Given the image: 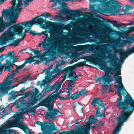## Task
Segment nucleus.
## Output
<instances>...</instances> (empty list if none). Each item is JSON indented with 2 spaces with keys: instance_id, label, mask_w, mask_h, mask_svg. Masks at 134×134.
Returning a JSON list of instances; mask_svg holds the SVG:
<instances>
[{
  "instance_id": "nucleus-1",
  "label": "nucleus",
  "mask_w": 134,
  "mask_h": 134,
  "mask_svg": "<svg viewBox=\"0 0 134 134\" xmlns=\"http://www.w3.org/2000/svg\"><path fill=\"white\" fill-rule=\"evenodd\" d=\"M117 91H115L116 94L119 97L117 98V107L119 110L122 109L119 117L122 118L129 119L134 111V99L128 93L125 95V93L121 92V89L120 86L114 85Z\"/></svg>"
},
{
  "instance_id": "nucleus-2",
  "label": "nucleus",
  "mask_w": 134,
  "mask_h": 134,
  "mask_svg": "<svg viewBox=\"0 0 134 134\" xmlns=\"http://www.w3.org/2000/svg\"><path fill=\"white\" fill-rule=\"evenodd\" d=\"M20 24H15L13 26L10 27L7 31L2 34V36H6L8 40L10 41L15 38V35L21 36V38L24 36V39L26 36L25 33L26 32L29 33L27 29L25 30V31L23 32V30L25 27H23Z\"/></svg>"
},
{
  "instance_id": "nucleus-3",
  "label": "nucleus",
  "mask_w": 134,
  "mask_h": 134,
  "mask_svg": "<svg viewBox=\"0 0 134 134\" xmlns=\"http://www.w3.org/2000/svg\"><path fill=\"white\" fill-rule=\"evenodd\" d=\"M68 47L62 44L58 48L56 47L55 45L52 49H47L45 50L43 55L40 58L41 61H46L47 62H50L57 53H61L66 51Z\"/></svg>"
},
{
  "instance_id": "nucleus-4",
  "label": "nucleus",
  "mask_w": 134,
  "mask_h": 134,
  "mask_svg": "<svg viewBox=\"0 0 134 134\" xmlns=\"http://www.w3.org/2000/svg\"><path fill=\"white\" fill-rule=\"evenodd\" d=\"M100 68L102 70L106 71L105 74L101 77L97 76L96 77V82L103 81L104 83H107L109 84L113 80L112 78L110 76V73L113 72V74L116 72L117 69L112 67H108L105 63H103L99 65Z\"/></svg>"
},
{
  "instance_id": "nucleus-5",
  "label": "nucleus",
  "mask_w": 134,
  "mask_h": 134,
  "mask_svg": "<svg viewBox=\"0 0 134 134\" xmlns=\"http://www.w3.org/2000/svg\"><path fill=\"white\" fill-rule=\"evenodd\" d=\"M103 47L102 45L97 46L96 44L92 45H89L88 48L91 50H94V53L96 54H93L92 56H88L87 57V58H83L84 59H87L89 61H90L92 62H95L98 60L97 58L100 59L104 58L106 57L105 54L108 53V52L105 49L101 50L100 48Z\"/></svg>"
},
{
  "instance_id": "nucleus-6",
  "label": "nucleus",
  "mask_w": 134,
  "mask_h": 134,
  "mask_svg": "<svg viewBox=\"0 0 134 134\" xmlns=\"http://www.w3.org/2000/svg\"><path fill=\"white\" fill-rule=\"evenodd\" d=\"M26 113V111L22 112L20 113L15 114L13 115L10 118L11 119L13 118V120H9L10 122L9 124H12L13 127H18L23 130L24 131L27 129H29V128L24 124L22 119L24 118L23 115Z\"/></svg>"
},
{
  "instance_id": "nucleus-7",
  "label": "nucleus",
  "mask_w": 134,
  "mask_h": 134,
  "mask_svg": "<svg viewBox=\"0 0 134 134\" xmlns=\"http://www.w3.org/2000/svg\"><path fill=\"white\" fill-rule=\"evenodd\" d=\"M36 124L41 127V134H54L55 131H59V129L55 126L53 122L49 123L47 121H37Z\"/></svg>"
},
{
  "instance_id": "nucleus-8",
  "label": "nucleus",
  "mask_w": 134,
  "mask_h": 134,
  "mask_svg": "<svg viewBox=\"0 0 134 134\" xmlns=\"http://www.w3.org/2000/svg\"><path fill=\"white\" fill-rule=\"evenodd\" d=\"M44 104L43 106L47 108L49 111L46 113V118L50 121L55 119L56 118L55 115L58 114V110L56 109H53L52 108V104L46 98Z\"/></svg>"
},
{
  "instance_id": "nucleus-9",
  "label": "nucleus",
  "mask_w": 134,
  "mask_h": 134,
  "mask_svg": "<svg viewBox=\"0 0 134 134\" xmlns=\"http://www.w3.org/2000/svg\"><path fill=\"white\" fill-rule=\"evenodd\" d=\"M91 104L94 107H96L97 104H98V110L96 111V117L97 118H102L103 116H105V112L106 108L104 107V102L102 101H99V99L94 98Z\"/></svg>"
},
{
  "instance_id": "nucleus-10",
  "label": "nucleus",
  "mask_w": 134,
  "mask_h": 134,
  "mask_svg": "<svg viewBox=\"0 0 134 134\" xmlns=\"http://www.w3.org/2000/svg\"><path fill=\"white\" fill-rule=\"evenodd\" d=\"M62 13L64 14H68L70 16V19H71L73 16L75 17L77 16H80L81 15L86 16L88 14V13L86 12L84 13V14H83V13L80 10L78 9L75 10L66 8H64L63 9L62 11Z\"/></svg>"
},
{
  "instance_id": "nucleus-11",
  "label": "nucleus",
  "mask_w": 134,
  "mask_h": 134,
  "mask_svg": "<svg viewBox=\"0 0 134 134\" xmlns=\"http://www.w3.org/2000/svg\"><path fill=\"white\" fill-rule=\"evenodd\" d=\"M10 122L8 121L5 124H4L0 128V134H7V131H9V134H16V132L13 129H10V128L12 127H13L12 124H9L8 123Z\"/></svg>"
},
{
  "instance_id": "nucleus-12",
  "label": "nucleus",
  "mask_w": 134,
  "mask_h": 134,
  "mask_svg": "<svg viewBox=\"0 0 134 134\" xmlns=\"http://www.w3.org/2000/svg\"><path fill=\"white\" fill-rule=\"evenodd\" d=\"M116 53H118L120 55V57L121 59H125L128 55L134 52V45L130 49L128 48L125 51L122 49L115 50Z\"/></svg>"
},
{
  "instance_id": "nucleus-13",
  "label": "nucleus",
  "mask_w": 134,
  "mask_h": 134,
  "mask_svg": "<svg viewBox=\"0 0 134 134\" xmlns=\"http://www.w3.org/2000/svg\"><path fill=\"white\" fill-rule=\"evenodd\" d=\"M45 36H46V38L43 40L44 41L46 42L47 43H49V44L52 45L54 46L55 45H56V48H58L62 44L64 45V44L61 43L59 44V45H58V44L57 43L55 42L56 41V38L55 36V35L54 33L51 34L50 37H49L48 35V34H45Z\"/></svg>"
},
{
  "instance_id": "nucleus-14",
  "label": "nucleus",
  "mask_w": 134,
  "mask_h": 134,
  "mask_svg": "<svg viewBox=\"0 0 134 134\" xmlns=\"http://www.w3.org/2000/svg\"><path fill=\"white\" fill-rule=\"evenodd\" d=\"M92 122L88 121L86 125L77 129H76L78 134H90V132L91 130L90 127Z\"/></svg>"
},
{
  "instance_id": "nucleus-15",
  "label": "nucleus",
  "mask_w": 134,
  "mask_h": 134,
  "mask_svg": "<svg viewBox=\"0 0 134 134\" xmlns=\"http://www.w3.org/2000/svg\"><path fill=\"white\" fill-rule=\"evenodd\" d=\"M121 75L120 69L119 68H117L116 72L114 74V78L115 80L114 84L116 83H118L121 86H120V87L121 88V90H122L125 91L127 93L128 92L125 89L122 83L121 77L119 76V75Z\"/></svg>"
},
{
  "instance_id": "nucleus-16",
  "label": "nucleus",
  "mask_w": 134,
  "mask_h": 134,
  "mask_svg": "<svg viewBox=\"0 0 134 134\" xmlns=\"http://www.w3.org/2000/svg\"><path fill=\"white\" fill-rule=\"evenodd\" d=\"M68 70V76L67 78H69L71 80H69V81H70L69 83V87H74V83L76 80H77L75 79L74 77H73L74 74H76V73L73 69V67L71 66L67 67Z\"/></svg>"
},
{
  "instance_id": "nucleus-17",
  "label": "nucleus",
  "mask_w": 134,
  "mask_h": 134,
  "mask_svg": "<svg viewBox=\"0 0 134 134\" xmlns=\"http://www.w3.org/2000/svg\"><path fill=\"white\" fill-rule=\"evenodd\" d=\"M118 121L117 126L113 132L112 134H118L120 131L122 126L124 125V122H126L129 119L122 118L119 117L116 118Z\"/></svg>"
},
{
  "instance_id": "nucleus-18",
  "label": "nucleus",
  "mask_w": 134,
  "mask_h": 134,
  "mask_svg": "<svg viewBox=\"0 0 134 134\" xmlns=\"http://www.w3.org/2000/svg\"><path fill=\"white\" fill-rule=\"evenodd\" d=\"M20 14L18 13V12L11 10L10 16L12 17L13 19L9 17L10 20L8 22H4L6 26L7 27H9L12 25L15 24Z\"/></svg>"
},
{
  "instance_id": "nucleus-19",
  "label": "nucleus",
  "mask_w": 134,
  "mask_h": 134,
  "mask_svg": "<svg viewBox=\"0 0 134 134\" xmlns=\"http://www.w3.org/2000/svg\"><path fill=\"white\" fill-rule=\"evenodd\" d=\"M30 61L28 59H26L24 63L21 65L18 66L15 64H14V65L16 67V70L13 71L11 72L7 76V79L5 80H7V79H10L11 78V77L12 76H14L16 73L19 72V71L18 70L23 68L27 63H28L29 64H31V63H30Z\"/></svg>"
},
{
  "instance_id": "nucleus-20",
  "label": "nucleus",
  "mask_w": 134,
  "mask_h": 134,
  "mask_svg": "<svg viewBox=\"0 0 134 134\" xmlns=\"http://www.w3.org/2000/svg\"><path fill=\"white\" fill-rule=\"evenodd\" d=\"M56 91L57 90H56L52 93L50 94L46 98V99L52 104L54 101L56 100L57 99V97H58L59 99L60 100H64L66 99L67 100L66 97V98H64L59 96L58 94L57 93V91L56 92Z\"/></svg>"
},
{
  "instance_id": "nucleus-21",
  "label": "nucleus",
  "mask_w": 134,
  "mask_h": 134,
  "mask_svg": "<svg viewBox=\"0 0 134 134\" xmlns=\"http://www.w3.org/2000/svg\"><path fill=\"white\" fill-rule=\"evenodd\" d=\"M18 3L17 4L16 3L15 4L13 5V3L12 2V6L13 7V8L11 10L20 14L23 8L22 7L20 8L19 7L23 5V4L22 3V0H18Z\"/></svg>"
},
{
  "instance_id": "nucleus-22",
  "label": "nucleus",
  "mask_w": 134,
  "mask_h": 134,
  "mask_svg": "<svg viewBox=\"0 0 134 134\" xmlns=\"http://www.w3.org/2000/svg\"><path fill=\"white\" fill-rule=\"evenodd\" d=\"M30 50L31 51H32L34 52L35 55L34 57H31L30 58L28 59L30 61L29 62L30 63H31L32 62H34L35 61V60L34 59L35 58H40V57L41 55V51H39L38 50L35 51L34 49H30Z\"/></svg>"
},
{
  "instance_id": "nucleus-23",
  "label": "nucleus",
  "mask_w": 134,
  "mask_h": 134,
  "mask_svg": "<svg viewBox=\"0 0 134 134\" xmlns=\"http://www.w3.org/2000/svg\"><path fill=\"white\" fill-rule=\"evenodd\" d=\"M44 100L45 99L40 102L37 105L33 107L28 110L26 111V113L28 114L29 113H32L33 115L35 114L36 113V110L37 108L41 106H43V105H44Z\"/></svg>"
},
{
  "instance_id": "nucleus-24",
  "label": "nucleus",
  "mask_w": 134,
  "mask_h": 134,
  "mask_svg": "<svg viewBox=\"0 0 134 134\" xmlns=\"http://www.w3.org/2000/svg\"><path fill=\"white\" fill-rule=\"evenodd\" d=\"M40 16H37L33 18L31 20L34 24L42 25H43L44 22L47 21L46 20H44L43 18H40Z\"/></svg>"
},
{
  "instance_id": "nucleus-25",
  "label": "nucleus",
  "mask_w": 134,
  "mask_h": 134,
  "mask_svg": "<svg viewBox=\"0 0 134 134\" xmlns=\"http://www.w3.org/2000/svg\"><path fill=\"white\" fill-rule=\"evenodd\" d=\"M14 66L11 63V61L8 59L6 60L4 66V71L10 72L12 70Z\"/></svg>"
},
{
  "instance_id": "nucleus-26",
  "label": "nucleus",
  "mask_w": 134,
  "mask_h": 134,
  "mask_svg": "<svg viewBox=\"0 0 134 134\" xmlns=\"http://www.w3.org/2000/svg\"><path fill=\"white\" fill-rule=\"evenodd\" d=\"M15 87V86L14 85L12 86H6L2 90V92L0 93V97H2L4 96L8 93V91L9 90Z\"/></svg>"
},
{
  "instance_id": "nucleus-27",
  "label": "nucleus",
  "mask_w": 134,
  "mask_h": 134,
  "mask_svg": "<svg viewBox=\"0 0 134 134\" xmlns=\"http://www.w3.org/2000/svg\"><path fill=\"white\" fill-rule=\"evenodd\" d=\"M21 25L22 26H25V27H28V28L27 29V30L28 31L30 30H31V27L32 25L34 24L32 20H31L28 21H25L20 23Z\"/></svg>"
},
{
  "instance_id": "nucleus-28",
  "label": "nucleus",
  "mask_w": 134,
  "mask_h": 134,
  "mask_svg": "<svg viewBox=\"0 0 134 134\" xmlns=\"http://www.w3.org/2000/svg\"><path fill=\"white\" fill-rule=\"evenodd\" d=\"M78 105L74 104L73 107L75 111L76 110L78 111L80 113L81 115H83V106L81 104L79 103L78 102H77Z\"/></svg>"
},
{
  "instance_id": "nucleus-29",
  "label": "nucleus",
  "mask_w": 134,
  "mask_h": 134,
  "mask_svg": "<svg viewBox=\"0 0 134 134\" xmlns=\"http://www.w3.org/2000/svg\"><path fill=\"white\" fill-rule=\"evenodd\" d=\"M24 36L22 37V38L19 39H17L16 40H15L13 41V43H10L8 44L7 46H13L14 47H16L19 45L20 42L24 40Z\"/></svg>"
},
{
  "instance_id": "nucleus-30",
  "label": "nucleus",
  "mask_w": 134,
  "mask_h": 134,
  "mask_svg": "<svg viewBox=\"0 0 134 134\" xmlns=\"http://www.w3.org/2000/svg\"><path fill=\"white\" fill-rule=\"evenodd\" d=\"M7 27L3 18L0 17V33L3 32Z\"/></svg>"
},
{
  "instance_id": "nucleus-31",
  "label": "nucleus",
  "mask_w": 134,
  "mask_h": 134,
  "mask_svg": "<svg viewBox=\"0 0 134 134\" xmlns=\"http://www.w3.org/2000/svg\"><path fill=\"white\" fill-rule=\"evenodd\" d=\"M33 98L30 97L29 98V101L30 102L29 104L30 105H32L37 103L38 101H40L41 100V98H34L33 99Z\"/></svg>"
},
{
  "instance_id": "nucleus-32",
  "label": "nucleus",
  "mask_w": 134,
  "mask_h": 134,
  "mask_svg": "<svg viewBox=\"0 0 134 134\" xmlns=\"http://www.w3.org/2000/svg\"><path fill=\"white\" fill-rule=\"evenodd\" d=\"M59 134H78L76 129L68 131H63L60 132Z\"/></svg>"
},
{
  "instance_id": "nucleus-33",
  "label": "nucleus",
  "mask_w": 134,
  "mask_h": 134,
  "mask_svg": "<svg viewBox=\"0 0 134 134\" xmlns=\"http://www.w3.org/2000/svg\"><path fill=\"white\" fill-rule=\"evenodd\" d=\"M108 84L107 83H104V84L102 85L101 93L102 95H103L107 92L108 90L107 88L108 86Z\"/></svg>"
},
{
  "instance_id": "nucleus-34",
  "label": "nucleus",
  "mask_w": 134,
  "mask_h": 134,
  "mask_svg": "<svg viewBox=\"0 0 134 134\" xmlns=\"http://www.w3.org/2000/svg\"><path fill=\"white\" fill-rule=\"evenodd\" d=\"M65 68L64 70H62L61 69V68L60 69H58L57 68L55 69L53 71V73L57 75H59L60 73L61 74H64L65 71H64Z\"/></svg>"
},
{
  "instance_id": "nucleus-35",
  "label": "nucleus",
  "mask_w": 134,
  "mask_h": 134,
  "mask_svg": "<svg viewBox=\"0 0 134 134\" xmlns=\"http://www.w3.org/2000/svg\"><path fill=\"white\" fill-rule=\"evenodd\" d=\"M5 36H4L2 35L0 37V46H3L7 44V40L4 38V37Z\"/></svg>"
},
{
  "instance_id": "nucleus-36",
  "label": "nucleus",
  "mask_w": 134,
  "mask_h": 134,
  "mask_svg": "<svg viewBox=\"0 0 134 134\" xmlns=\"http://www.w3.org/2000/svg\"><path fill=\"white\" fill-rule=\"evenodd\" d=\"M111 56L113 57L114 58L111 60V64L113 67H115V65L113 64V63L115 64L116 63V61L118 60V59L116 54H115L114 55H112Z\"/></svg>"
},
{
  "instance_id": "nucleus-37",
  "label": "nucleus",
  "mask_w": 134,
  "mask_h": 134,
  "mask_svg": "<svg viewBox=\"0 0 134 134\" xmlns=\"http://www.w3.org/2000/svg\"><path fill=\"white\" fill-rule=\"evenodd\" d=\"M35 91L33 92L31 97L33 98H37L39 96V91L36 88L34 89Z\"/></svg>"
},
{
  "instance_id": "nucleus-38",
  "label": "nucleus",
  "mask_w": 134,
  "mask_h": 134,
  "mask_svg": "<svg viewBox=\"0 0 134 134\" xmlns=\"http://www.w3.org/2000/svg\"><path fill=\"white\" fill-rule=\"evenodd\" d=\"M42 45L43 48L46 49H47V47L49 46V43H48L44 41V42L42 43H39L38 45V47H41Z\"/></svg>"
},
{
  "instance_id": "nucleus-39",
  "label": "nucleus",
  "mask_w": 134,
  "mask_h": 134,
  "mask_svg": "<svg viewBox=\"0 0 134 134\" xmlns=\"http://www.w3.org/2000/svg\"><path fill=\"white\" fill-rule=\"evenodd\" d=\"M6 55V58L9 57L10 59H12L15 55V53L14 52V51L9 52Z\"/></svg>"
},
{
  "instance_id": "nucleus-40",
  "label": "nucleus",
  "mask_w": 134,
  "mask_h": 134,
  "mask_svg": "<svg viewBox=\"0 0 134 134\" xmlns=\"http://www.w3.org/2000/svg\"><path fill=\"white\" fill-rule=\"evenodd\" d=\"M80 95L79 93L76 92L71 94V98L73 100H75L78 98L79 97Z\"/></svg>"
},
{
  "instance_id": "nucleus-41",
  "label": "nucleus",
  "mask_w": 134,
  "mask_h": 134,
  "mask_svg": "<svg viewBox=\"0 0 134 134\" xmlns=\"http://www.w3.org/2000/svg\"><path fill=\"white\" fill-rule=\"evenodd\" d=\"M64 71H65V73L64 74V76L63 77V78L61 80V82H60L61 84L65 80L66 77H67V76H68V74L67 67L65 68Z\"/></svg>"
},
{
  "instance_id": "nucleus-42",
  "label": "nucleus",
  "mask_w": 134,
  "mask_h": 134,
  "mask_svg": "<svg viewBox=\"0 0 134 134\" xmlns=\"http://www.w3.org/2000/svg\"><path fill=\"white\" fill-rule=\"evenodd\" d=\"M88 93V91L85 89H82L79 92V95L83 96L87 94Z\"/></svg>"
},
{
  "instance_id": "nucleus-43",
  "label": "nucleus",
  "mask_w": 134,
  "mask_h": 134,
  "mask_svg": "<svg viewBox=\"0 0 134 134\" xmlns=\"http://www.w3.org/2000/svg\"><path fill=\"white\" fill-rule=\"evenodd\" d=\"M44 32H42L41 33H37L35 31H32L31 30L30 31V32H29V33L30 34H31L32 36H34L36 35H41L42 34H43V33Z\"/></svg>"
},
{
  "instance_id": "nucleus-44",
  "label": "nucleus",
  "mask_w": 134,
  "mask_h": 134,
  "mask_svg": "<svg viewBox=\"0 0 134 134\" xmlns=\"http://www.w3.org/2000/svg\"><path fill=\"white\" fill-rule=\"evenodd\" d=\"M86 61L85 60L83 62H79L76 64V66L79 67H82L86 65Z\"/></svg>"
},
{
  "instance_id": "nucleus-45",
  "label": "nucleus",
  "mask_w": 134,
  "mask_h": 134,
  "mask_svg": "<svg viewBox=\"0 0 134 134\" xmlns=\"http://www.w3.org/2000/svg\"><path fill=\"white\" fill-rule=\"evenodd\" d=\"M40 16L44 17L46 19L48 17H52V15L49 13H43Z\"/></svg>"
},
{
  "instance_id": "nucleus-46",
  "label": "nucleus",
  "mask_w": 134,
  "mask_h": 134,
  "mask_svg": "<svg viewBox=\"0 0 134 134\" xmlns=\"http://www.w3.org/2000/svg\"><path fill=\"white\" fill-rule=\"evenodd\" d=\"M93 19V21L97 24H99L102 22V21L100 19L95 17H94Z\"/></svg>"
},
{
  "instance_id": "nucleus-47",
  "label": "nucleus",
  "mask_w": 134,
  "mask_h": 134,
  "mask_svg": "<svg viewBox=\"0 0 134 134\" xmlns=\"http://www.w3.org/2000/svg\"><path fill=\"white\" fill-rule=\"evenodd\" d=\"M54 85L57 91H57H58L57 90H58L60 88L62 84L60 82H56L54 83Z\"/></svg>"
},
{
  "instance_id": "nucleus-48",
  "label": "nucleus",
  "mask_w": 134,
  "mask_h": 134,
  "mask_svg": "<svg viewBox=\"0 0 134 134\" xmlns=\"http://www.w3.org/2000/svg\"><path fill=\"white\" fill-rule=\"evenodd\" d=\"M26 104H27L25 101H22L18 104V107L20 108H22L26 106Z\"/></svg>"
},
{
  "instance_id": "nucleus-49",
  "label": "nucleus",
  "mask_w": 134,
  "mask_h": 134,
  "mask_svg": "<svg viewBox=\"0 0 134 134\" xmlns=\"http://www.w3.org/2000/svg\"><path fill=\"white\" fill-rule=\"evenodd\" d=\"M65 104L64 103H59L58 104V109L61 110H62V108L64 106Z\"/></svg>"
},
{
  "instance_id": "nucleus-50",
  "label": "nucleus",
  "mask_w": 134,
  "mask_h": 134,
  "mask_svg": "<svg viewBox=\"0 0 134 134\" xmlns=\"http://www.w3.org/2000/svg\"><path fill=\"white\" fill-rule=\"evenodd\" d=\"M133 9H134V7L130 5L127 4L125 7V9L127 11L130 10H132Z\"/></svg>"
},
{
  "instance_id": "nucleus-51",
  "label": "nucleus",
  "mask_w": 134,
  "mask_h": 134,
  "mask_svg": "<svg viewBox=\"0 0 134 134\" xmlns=\"http://www.w3.org/2000/svg\"><path fill=\"white\" fill-rule=\"evenodd\" d=\"M43 89L46 93L48 92L51 91L50 87H49L48 85L45 86V87Z\"/></svg>"
},
{
  "instance_id": "nucleus-52",
  "label": "nucleus",
  "mask_w": 134,
  "mask_h": 134,
  "mask_svg": "<svg viewBox=\"0 0 134 134\" xmlns=\"http://www.w3.org/2000/svg\"><path fill=\"white\" fill-rule=\"evenodd\" d=\"M4 65L3 64L0 63V75L2 74L3 70Z\"/></svg>"
},
{
  "instance_id": "nucleus-53",
  "label": "nucleus",
  "mask_w": 134,
  "mask_h": 134,
  "mask_svg": "<svg viewBox=\"0 0 134 134\" xmlns=\"http://www.w3.org/2000/svg\"><path fill=\"white\" fill-rule=\"evenodd\" d=\"M26 107V108H24V109H21V111L22 112L25 111H27L28 110L30 109V107L29 105H26L25 106Z\"/></svg>"
},
{
  "instance_id": "nucleus-54",
  "label": "nucleus",
  "mask_w": 134,
  "mask_h": 134,
  "mask_svg": "<svg viewBox=\"0 0 134 134\" xmlns=\"http://www.w3.org/2000/svg\"><path fill=\"white\" fill-rule=\"evenodd\" d=\"M58 26L61 29H65V27L66 26L64 24L62 23H59Z\"/></svg>"
},
{
  "instance_id": "nucleus-55",
  "label": "nucleus",
  "mask_w": 134,
  "mask_h": 134,
  "mask_svg": "<svg viewBox=\"0 0 134 134\" xmlns=\"http://www.w3.org/2000/svg\"><path fill=\"white\" fill-rule=\"evenodd\" d=\"M48 83L45 80H43L40 84V87H41L43 86H45V85L46 84L47 85H48Z\"/></svg>"
},
{
  "instance_id": "nucleus-56",
  "label": "nucleus",
  "mask_w": 134,
  "mask_h": 134,
  "mask_svg": "<svg viewBox=\"0 0 134 134\" xmlns=\"http://www.w3.org/2000/svg\"><path fill=\"white\" fill-rule=\"evenodd\" d=\"M121 38H119L117 40V42L118 43L120 44L121 45H122V44L124 43L123 42H121L122 41Z\"/></svg>"
},
{
  "instance_id": "nucleus-57",
  "label": "nucleus",
  "mask_w": 134,
  "mask_h": 134,
  "mask_svg": "<svg viewBox=\"0 0 134 134\" xmlns=\"http://www.w3.org/2000/svg\"><path fill=\"white\" fill-rule=\"evenodd\" d=\"M18 93V91H16L15 90H13V91H11L9 93V94H8V95H10L11 96H12L13 94Z\"/></svg>"
},
{
  "instance_id": "nucleus-58",
  "label": "nucleus",
  "mask_w": 134,
  "mask_h": 134,
  "mask_svg": "<svg viewBox=\"0 0 134 134\" xmlns=\"http://www.w3.org/2000/svg\"><path fill=\"white\" fill-rule=\"evenodd\" d=\"M71 91H68L67 92L68 96L66 97L67 100H69L70 99L71 96H70Z\"/></svg>"
},
{
  "instance_id": "nucleus-59",
  "label": "nucleus",
  "mask_w": 134,
  "mask_h": 134,
  "mask_svg": "<svg viewBox=\"0 0 134 134\" xmlns=\"http://www.w3.org/2000/svg\"><path fill=\"white\" fill-rule=\"evenodd\" d=\"M3 113L2 114V116H4L5 115H8V113L7 112V110L5 109H4L3 110Z\"/></svg>"
},
{
  "instance_id": "nucleus-60",
  "label": "nucleus",
  "mask_w": 134,
  "mask_h": 134,
  "mask_svg": "<svg viewBox=\"0 0 134 134\" xmlns=\"http://www.w3.org/2000/svg\"><path fill=\"white\" fill-rule=\"evenodd\" d=\"M127 25H125V24H124L121 23L119 24H118L116 27H117L118 28H120L122 27V25L126 26H127Z\"/></svg>"
},
{
  "instance_id": "nucleus-61",
  "label": "nucleus",
  "mask_w": 134,
  "mask_h": 134,
  "mask_svg": "<svg viewBox=\"0 0 134 134\" xmlns=\"http://www.w3.org/2000/svg\"><path fill=\"white\" fill-rule=\"evenodd\" d=\"M45 74H46V76L48 77H49L51 76L50 72L49 70H46Z\"/></svg>"
},
{
  "instance_id": "nucleus-62",
  "label": "nucleus",
  "mask_w": 134,
  "mask_h": 134,
  "mask_svg": "<svg viewBox=\"0 0 134 134\" xmlns=\"http://www.w3.org/2000/svg\"><path fill=\"white\" fill-rule=\"evenodd\" d=\"M24 132L25 133V134H32L29 128V129H27V130H25Z\"/></svg>"
},
{
  "instance_id": "nucleus-63",
  "label": "nucleus",
  "mask_w": 134,
  "mask_h": 134,
  "mask_svg": "<svg viewBox=\"0 0 134 134\" xmlns=\"http://www.w3.org/2000/svg\"><path fill=\"white\" fill-rule=\"evenodd\" d=\"M22 80V79L21 80L20 82H19V84L23 83L24 84H25L27 83V82L26 80Z\"/></svg>"
},
{
  "instance_id": "nucleus-64",
  "label": "nucleus",
  "mask_w": 134,
  "mask_h": 134,
  "mask_svg": "<svg viewBox=\"0 0 134 134\" xmlns=\"http://www.w3.org/2000/svg\"><path fill=\"white\" fill-rule=\"evenodd\" d=\"M94 116L93 115H92L90 116L89 118V119L88 121L92 122V121H93V120L94 119Z\"/></svg>"
}]
</instances>
